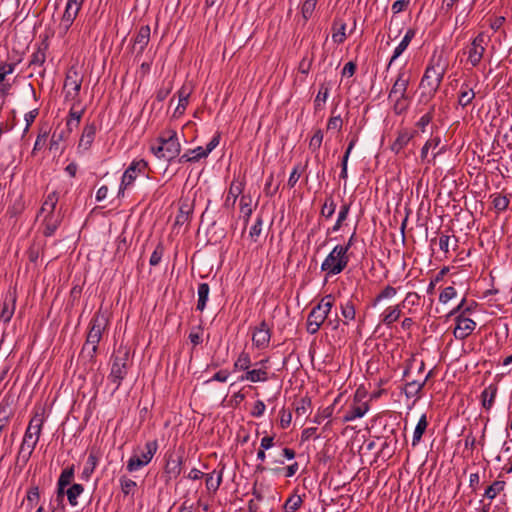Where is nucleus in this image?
I'll return each instance as SVG.
<instances>
[{
	"mask_svg": "<svg viewBox=\"0 0 512 512\" xmlns=\"http://www.w3.org/2000/svg\"><path fill=\"white\" fill-rule=\"evenodd\" d=\"M48 48V44H42L38 49L32 54L29 65L30 66H42L46 60V50Z\"/></svg>",
	"mask_w": 512,
	"mask_h": 512,
	"instance_id": "39",
	"label": "nucleus"
},
{
	"mask_svg": "<svg viewBox=\"0 0 512 512\" xmlns=\"http://www.w3.org/2000/svg\"><path fill=\"white\" fill-rule=\"evenodd\" d=\"M164 245L162 242H159L155 248V250L152 252L149 263L151 266H156L160 263L162 256L164 254Z\"/></svg>",
	"mask_w": 512,
	"mask_h": 512,
	"instance_id": "59",
	"label": "nucleus"
},
{
	"mask_svg": "<svg viewBox=\"0 0 512 512\" xmlns=\"http://www.w3.org/2000/svg\"><path fill=\"white\" fill-rule=\"evenodd\" d=\"M316 4L317 0H305V2L302 4L301 13L305 22L311 18L316 8Z\"/></svg>",
	"mask_w": 512,
	"mask_h": 512,
	"instance_id": "52",
	"label": "nucleus"
},
{
	"mask_svg": "<svg viewBox=\"0 0 512 512\" xmlns=\"http://www.w3.org/2000/svg\"><path fill=\"white\" fill-rule=\"evenodd\" d=\"M98 459V455L94 451H91L81 474L82 479L89 480L98 464Z\"/></svg>",
	"mask_w": 512,
	"mask_h": 512,
	"instance_id": "35",
	"label": "nucleus"
},
{
	"mask_svg": "<svg viewBox=\"0 0 512 512\" xmlns=\"http://www.w3.org/2000/svg\"><path fill=\"white\" fill-rule=\"evenodd\" d=\"M445 73L444 67L440 64L427 66L420 81V102L428 103L438 91Z\"/></svg>",
	"mask_w": 512,
	"mask_h": 512,
	"instance_id": "2",
	"label": "nucleus"
},
{
	"mask_svg": "<svg viewBox=\"0 0 512 512\" xmlns=\"http://www.w3.org/2000/svg\"><path fill=\"white\" fill-rule=\"evenodd\" d=\"M427 426H428L427 418H426V415L423 414L420 417V419L415 427L414 433H413V440H412L413 446H415L417 443L420 442L422 435L424 434Z\"/></svg>",
	"mask_w": 512,
	"mask_h": 512,
	"instance_id": "42",
	"label": "nucleus"
},
{
	"mask_svg": "<svg viewBox=\"0 0 512 512\" xmlns=\"http://www.w3.org/2000/svg\"><path fill=\"white\" fill-rule=\"evenodd\" d=\"M251 199L246 196H242L240 199V211L244 214L246 221L252 214V208L250 205Z\"/></svg>",
	"mask_w": 512,
	"mask_h": 512,
	"instance_id": "63",
	"label": "nucleus"
},
{
	"mask_svg": "<svg viewBox=\"0 0 512 512\" xmlns=\"http://www.w3.org/2000/svg\"><path fill=\"white\" fill-rule=\"evenodd\" d=\"M331 82L324 81L320 84L319 91L314 100L315 111L322 110L329 96Z\"/></svg>",
	"mask_w": 512,
	"mask_h": 512,
	"instance_id": "25",
	"label": "nucleus"
},
{
	"mask_svg": "<svg viewBox=\"0 0 512 512\" xmlns=\"http://www.w3.org/2000/svg\"><path fill=\"white\" fill-rule=\"evenodd\" d=\"M192 213V208L189 204H182L179 208V213L176 216L175 224L183 225L190 219V214Z\"/></svg>",
	"mask_w": 512,
	"mask_h": 512,
	"instance_id": "46",
	"label": "nucleus"
},
{
	"mask_svg": "<svg viewBox=\"0 0 512 512\" xmlns=\"http://www.w3.org/2000/svg\"><path fill=\"white\" fill-rule=\"evenodd\" d=\"M251 365V359L248 353L242 352L234 363L235 370L248 371Z\"/></svg>",
	"mask_w": 512,
	"mask_h": 512,
	"instance_id": "49",
	"label": "nucleus"
},
{
	"mask_svg": "<svg viewBox=\"0 0 512 512\" xmlns=\"http://www.w3.org/2000/svg\"><path fill=\"white\" fill-rule=\"evenodd\" d=\"M456 327L454 328L453 335L456 339L464 340L467 338L475 329L476 323L463 315H458L455 318Z\"/></svg>",
	"mask_w": 512,
	"mask_h": 512,
	"instance_id": "15",
	"label": "nucleus"
},
{
	"mask_svg": "<svg viewBox=\"0 0 512 512\" xmlns=\"http://www.w3.org/2000/svg\"><path fill=\"white\" fill-rule=\"evenodd\" d=\"M263 220L260 216L257 217L256 222L251 226L249 237L253 242H257L262 233Z\"/></svg>",
	"mask_w": 512,
	"mask_h": 512,
	"instance_id": "56",
	"label": "nucleus"
},
{
	"mask_svg": "<svg viewBox=\"0 0 512 512\" xmlns=\"http://www.w3.org/2000/svg\"><path fill=\"white\" fill-rule=\"evenodd\" d=\"M332 40L334 43L341 44L346 39V23L339 18H335L332 24Z\"/></svg>",
	"mask_w": 512,
	"mask_h": 512,
	"instance_id": "30",
	"label": "nucleus"
},
{
	"mask_svg": "<svg viewBox=\"0 0 512 512\" xmlns=\"http://www.w3.org/2000/svg\"><path fill=\"white\" fill-rule=\"evenodd\" d=\"M341 314L344 317V324H348L349 321L355 319L356 311L352 301L348 300L340 305Z\"/></svg>",
	"mask_w": 512,
	"mask_h": 512,
	"instance_id": "43",
	"label": "nucleus"
},
{
	"mask_svg": "<svg viewBox=\"0 0 512 512\" xmlns=\"http://www.w3.org/2000/svg\"><path fill=\"white\" fill-rule=\"evenodd\" d=\"M183 457L170 454L167 457L164 471L169 475V478H177L182 471Z\"/></svg>",
	"mask_w": 512,
	"mask_h": 512,
	"instance_id": "22",
	"label": "nucleus"
},
{
	"mask_svg": "<svg viewBox=\"0 0 512 512\" xmlns=\"http://www.w3.org/2000/svg\"><path fill=\"white\" fill-rule=\"evenodd\" d=\"M311 409V399L308 397H303L297 401L295 412L297 416H307Z\"/></svg>",
	"mask_w": 512,
	"mask_h": 512,
	"instance_id": "47",
	"label": "nucleus"
},
{
	"mask_svg": "<svg viewBox=\"0 0 512 512\" xmlns=\"http://www.w3.org/2000/svg\"><path fill=\"white\" fill-rule=\"evenodd\" d=\"M44 424V410L40 409L34 412L32 418L29 421L28 427L24 433L22 441L37 445Z\"/></svg>",
	"mask_w": 512,
	"mask_h": 512,
	"instance_id": "8",
	"label": "nucleus"
},
{
	"mask_svg": "<svg viewBox=\"0 0 512 512\" xmlns=\"http://www.w3.org/2000/svg\"><path fill=\"white\" fill-rule=\"evenodd\" d=\"M95 138V131L94 130H84L80 140H79V147L87 150Z\"/></svg>",
	"mask_w": 512,
	"mask_h": 512,
	"instance_id": "55",
	"label": "nucleus"
},
{
	"mask_svg": "<svg viewBox=\"0 0 512 512\" xmlns=\"http://www.w3.org/2000/svg\"><path fill=\"white\" fill-rule=\"evenodd\" d=\"M356 141H357V136H353L352 139L350 140V143H349V145L345 151V154L343 156L342 163H341V172H340V178H342V179H346L348 177L347 162H348L349 155H350Z\"/></svg>",
	"mask_w": 512,
	"mask_h": 512,
	"instance_id": "44",
	"label": "nucleus"
},
{
	"mask_svg": "<svg viewBox=\"0 0 512 512\" xmlns=\"http://www.w3.org/2000/svg\"><path fill=\"white\" fill-rule=\"evenodd\" d=\"M369 410L368 402H362L358 399V392L354 396L353 403L350 405L349 409L343 416V422H351L357 418L363 417L367 411Z\"/></svg>",
	"mask_w": 512,
	"mask_h": 512,
	"instance_id": "14",
	"label": "nucleus"
},
{
	"mask_svg": "<svg viewBox=\"0 0 512 512\" xmlns=\"http://www.w3.org/2000/svg\"><path fill=\"white\" fill-rule=\"evenodd\" d=\"M83 113V108H76L75 105H73L66 117V127L77 128L80 124Z\"/></svg>",
	"mask_w": 512,
	"mask_h": 512,
	"instance_id": "33",
	"label": "nucleus"
},
{
	"mask_svg": "<svg viewBox=\"0 0 512 512\" xmlns=\"http://www.w3.org/2000/svg\"><path fill=\"white\" fill-rule=\"evenodd\" d=\"M173 89L172 81L164 82L163 86L160 87L156 92V100L159 102L164 101Z\"/></svg>",
	"mask_w": 512,
	"mask_h": 512,
	"instance_id": "57",
	"label": "nucleus"
},
{
	"mask_svg": "<svg viewBox=\"0 0 512 512\" xmlns=\"http://www.w3.org/2000/svg\"><path fill=\"white\" fill-rule=\"evenodd\" d=\"M334 305V297L331 294L324 296L320 302L312 308L307 318V332L316 334L328 317Z\"/></svg>",
	"mask_w": 512,
	"mask_h": 512,
	"instance_id": "5",
	"label": "nucleus"
},
{
	"mask_svg": "<svg viewBox=\"0 0 512 512\" xmlns=\"http://www.w3.org/2000/svg\"><path fill=\"white\" fill-rule=\"evenodd\" d=\"M494 141L498 144L502 142V144L507 145L508 147H512V130H509L507 133L501 136L500 131L498 130L496 135L494 136Z\"/></svg>",
	"mask_w": 512,
	"mask_h": 512,
	"instance_id": "64",
	"label": "nucleus"
},
{
	"mask_svg": "<svg viewBox=\"0 0 512 512\" xmlns=\"http://www.w3.org/2000/svg\"><path fill=\"white\" fill-rule=\"evenodd\" d=\"M84 487L81 484H72L66 491L68 502L71 506L78 504V497L83 493Z\"/></svg>",
	"mask_w": 512,
	"mask_h": 512,
	"instance_id": "41",
	"label": "nucleus"
},
{
	"mask_svg": "<svg viewBox=\"0 0 512 512\" xmlns=\"http://www.w3.org/2000/svg\"><path fill=\"white\" fill-rule=\"evenodd\" d=\"M322 141H323V134H322L321 130H317L316 133L310 139V142H309L310 150L312 152H316L320 148Z\"/></svg>",
	"mask_w": 512,
	"mask_h": 512,
	"instance_id": "61",
	"label": "nucleus"
},
{
	"mask_svg": "<svg viewBox=\"0 0 512 512\" xmlns=\"http://www.w3.org/2000/svg\"><path fill=\"white\" fill-rule=\"evenodd\" d=\"M210 292V287L207 283H200L198 286V301L196 309L199 311H203L206 307V303L208 301V296Z\"/></svg>",
	"mask_w": 512,
	"mask_h": 512,
	"instance_id": "36",
	"label": "nucleus"
},
{
	"mask_svg": "<svg viewBox=\"0 0 512 512\" xmlns=\"http://www.w3.org/2000/svg\"><path fill=\"white\" fill-rule=\"evenodd\" d=\"M192 88L184 84L177 92L178 103L174 110L173 117H180L186 110L189 103V97L191 95Z\"/></svg>",
	"mask_w": 512,
	"mask_h": 512,
	"instance_id": "20",
	"label": "nucleus"
},
{
	"mask_svg": "<svg viewBox=\"0 0 512 512\" xmlns=\"http://www.w3.org/2000/svg\"><path fill=\"white\" fill-rule=\"evenodd\" d=\"M302 498L299 495H291L284 503V510L286 512H295L302 505Z\"/></svg>",
	"mask_w": 512,
	"mask_h": 512,
	"instance_id": "48",
	"label": "nucleus"
},
{
	"mask_svg": "<svg viewBox=\"0 0 512 512\" xmlns=\"http://www.w3.org/2000/svg\"><path fill=\"white\" fill-rule=\"evenodd\" d=\"M497 392L498 386L496 384H490L482 391L481 403L484 409L490 410L492 408Z\"/></svg>",
	"mask_w": 512,
	"mask_h": 512,
	"instance_id": "26",
	"label": "nucleus"
},
{
	"mask_svg": "<svg viewBox=\"0 0 512 512\" xmlns=\"http://www.w3.org/2000/svg\"><path fill=\"white\" fill-rule=\"evenodd\" d=\"M348 263L347 247L336 245L322 262L321 270L327 275H337L347 267Z\"/></svg>",
	"mask_w": 512,
	"mask_h": 512,
	"instance_id": "6",
	"label": "nucleus"
},
{
	"mask_svg": "<svg viewBox=\"0 0 512 512\" xmlns=\"http://www.w3.org/2000/svg\"><path fill=\"white\" fill-rule=\"evenodd\" d=\"M413 138V134L409 130H400L397 133V137L391 144L390 148L393 152L399 153Z\"/></svg>",
	"mask_w": 512,
	"mask_h": 512,
	"instance_id": "27",
	"label": "nucleus"
},
{
	"mask_svg": "<svg viewBox=\"0 0 512 512\" xmlns=\"http://www.w3.org/2000/svg\"><path fill=\"white\" fill-rule=\"evenodd\" d=\"M475 98V92L467 83L461 85V89L458 96V104L462 107H466Z\"/></svg>",
	"mask_w": 512,
	"mask_h": 512,
	"instance_id": "34",
	"label": "nucleus"
},
{
	"mask_svg": "<svg viewBox=\"0 0 512 512\" xmlns=\"http://www.w3.org/2000/svg\"><path fill=\"white\" fill-rule=\"evenodd\" d=\"M36 445L29 444L24 441L21 442L16 459H15V470L19 473L22 472L26 464L28 463Z\"/></svg>",
	"mask_w": 512,
	"mask_h": 512,
	"instance_id": "17",
	"label": "nucleus"
},
{
	"mask_svg": "<svg viewBox=\"0 0 512 512\" xmlns=\"http://www.w3.org/2000/svg\"><path fill=\"white\" fill-rule=\"evenodd\" d=\"M60 222H61V219H60L59 215H55V214L45 215L44 220H43L44 236H46V237L52 236L55 233V231L57 230V228L59 227Z\"/></svg>",
	"mask_w": 512,
	"mask_h": 512,
	"instance_id": "28",
	"label": "nucleus"
},
{
	"mask_svg": "<svg viewBox=\"0 0 512 512\" xmlns=\"http://www.w3.org/2000/svg\"><path fill=\"white\" fill-rule=\"evenodd\" d=\"M158 450L157 440L148 441L145 444V451L141 455H133L127 462L126 469L134 472L148 465Z\"/></svg>",
	"mask_w": 512,
	"mask_h": 512,
	"instance_id": "7",
	"label": "nucleus"
},
{
	"mask_svg": "<svg viewBox=\"0 0 512 512\" xmlns=\"http://www.w3.org/2000/svg\"><path fill=\"white\" fill-rule=\"evenodd\" d=\"M82 80L83 78L78 71V67L76 65H72L66 74L64 82V88H69L66 91V98H75L79 95Z\"/></svg>",
	"mask_w": 512,
	"mask_h": 512,
	"instance_id": "10",
	"label": "nucleus"
},
{
	"mask_svg": "<svg viewBox=\"0 0 512 512\" xmlns=\"http://www.w3.org/2000/svg\"><path fill=\"white\" fill-rule=\"evenodd\" d=\"M434 112H435V105H432L429 107L428 111H426L416 122V127L417 128H425L426 126H428L433 119Z\"/></svg>",
	"mask_w": 512,
	"mask_h": 512,
	"instance_id": "53",
	"label": "nucleus"
},
{
	"mask_svg": "<svg viewBox=\"0 0 512 512\" xmlns=\"http://www.w3.org/2000/svg\"><path fill=\"white\" fill-rule=\"evenodd\" d=\"M148 168V163L143 159L134 160L129 167L125 170L122 179L121 185L119 189V194L123 193V191L129 187L139 175L144 177H148L146 172Z\"/></svg>",
	"mask_w": 512,
	"mask_h": 512,
	"instance_id": "9",
	"label": "nucleus"
},
{
	"mask_svg": "<svg viewBox=\"0 0 512 512\" xmlns=\"http://www.w3.org/2000/svg\"><path fill=\"white\" fill-rule=\"evenodd\" d=\"M18 63L19 61L12 63H0V84L3 83V81H7L6 77L14 72Z\"/></svg>",
	"mask_w": 512,
	"mask_h": 512,
	"instance_id": "51",
	"label": "nucleus"
},
{
	"mask_svg": "<svg viewBox=\"0 0 512 512\" xmlns=\"http://www.w3.org/2000/svg\"><path fill=\"white\" fill-rule=\"evenodd\" d=\"M120 486L122 493L127 496L133 493L136 487V482L133 481L132 479L127 478L126 476H122L120 478Z\"/></svg>",
	"mask_w": 512,
	"mask_h": 512,
	"instance_id": "58",
	"label": "nucleus"
},
{
	"mask_svg": "<svg viewBox=\"0 0 512 512\" xmlns=\"http://www.w3.org/2000/svg\"><path fill=\"white\" fill-rule=\"evenodd\" d=\"M129 370V350L126 347L119 349L111 357V370L108 376L110 382L115 385L117 390L122 381L126 378Z\"/></svg>",
	"mask_w": 512,
	"mask_h": 512,
	"instance_id": "4",
	"label": "nucleus"
},
{
	"mask_svg": "<svg viewBox=\"0 0 512 512\" xmlns=\"http://www.w3.org/2000/svg\"><path fill=\"white\" fill-rule=\"evenodd\" d=\"M218 144H219V134L215 135L210 140V142L207 144L205 149L203 147L199 146L197 151H199L200 153L198 155L190 156L189 154H183L179 158V162L180 163H183V162H197L201 158L207 157L209 155V153H211L212 150H214L218 146Z\"/></svg>",
	"mask_w": 512,
	"mask_h": 512,
	"instance_id": "18",
	"label": "nucleus"
},
{
	"mask_svg": "<svg viewBox=\"0 0 512 512\" xmlns=\"http://www.w3.org/2000/svg\"><path fill=\"white\" fill-rule=\"evenodd\" d=\"M248 380L250 382H265L268 380V372L266 368L248 370L245 375L240 377V381Z\"/></svg>",
	"mask_w": 512,
	"mask_h": 512,
	"instance_id": "29",
	"label": "nucleus"
},
{
	"mask_svg": "<svg viewBox=\"0 0 512 512\" xmlns=\"http://www.w3.org/2000/svg\"><path fill=\"white\" fill-rule=\"evenodd\" d=\"M17 301V293L15 288H10L5 294L2 308L0 312V320L4 323L10 322L14 315Z\"/></svg>",
	"mask_w": 512,
	"mask_h": 512,
	"instance_id": "12",
	"label": "nucleus"
},
{
	"mask_svg": "<svg viewBox=\"0 0 512 512\" xmlns=\"http://www.w3.org/2000/svg\"><path fill=\"white\" fill-rule=\"evenodd\" d=\"M271 338V330L265 321L255 329L252 335L253 344L260 349L268 347Z\"/></svg>",
	"mask_w": 512,
	"mask_h": 512,
	"instance_id": "16",
	"label": "nucleus"
},
{
	"mask_svg": "<svg viewBox=\"0 0 512 512\" xmlns=\"http://www.w3.org/2000/svg\"><path fill=\"white\" fill-rule=\"evenodd\" d=\"M223 470L224 467H222L221 470L219 471L214 470L211 473H207L204 475L206 489L208 490V492L215 493L219 489L223 479Z\"/></svg>",
	"mask_w": 512,
	"mask_h": 512,
	"instance_id": "24",
	"label": "nucleus"
},
{
	"mask_svg": "<svg viewBox=\"0 0 512 512\" xmlns=\"http://www.w3.org/2000/svg\"><path fill=\"white\" fill-rule=\"evenodd\" d=\"M485 35L483 33H479L471 42V46L468 50V61L471 63L473 67H476L485 52Z\"/></svg>",
	"mask_w": 512,
	"mask_h": 512,
	"instance_id": "13",
	"label": "nucleus"
},
{
	"mask_svg": "<svg viewBox=\"0 0 512 512\" xmlns=\"http://www.w3.org/2000/svg\"><path fill=\"white\" fill-rule=\"evenodd\" d=\"M402 314V305H392L388 306L381 314L380 321L387 327H391L395 322H397Z\"/></svg>",
	"mask_w": 512,
	"mask_h": 512,
	"instance_id": "19",
	"label": "nucleus"
},
{
	"mask_svg": "<svg viewBox=\"0 0 512 512\" xmlns=\"http://www.w3.org/2000/svg\"><path fill=\"white\" fill-rule=\"evenodd\" d=\"M411 79V72L401 68L398 72L397 78L389 93V98L400 96L401 98L409 97L407 95L408 85Z\"/></svg>",
	"mask_w": 512,
	"mask_h": 512,
	"instance_id": "11",
	"label": "nucleus"
},
{
	"mask_svg": "<svg viewBox=\"0 0 512 512\" xmlns=\"http://www.w3.org/2000/svg\"><path fill=\"white\" fill-rule=\"evenodd\" d=\"M74 478V466L66 467L60 474L58 478V483L60 485L68 486L71 484L72 480Z\"/></svg>",
	"mask_w": 512,
	"mask_h": 512,
	"instance_id": "54",
	"label": "nucleus"
},
{
	"mask_svg": "<svg viewBox=\"0 0 512 512\" xmlns=\"http://www.w3.org/2000/svg\"><path fill=\"white\" fill-rule=\"evenodd\" d=\"M416 35V31L415 29L413 28H409L403 39L401 40V42L398 44V46L394 49L393 51V55L392 57L390 58V61L387 65V70L390 69L392 63L402 55V53L407 49L408 45L410 44V42L412 41V39L415 37Z\"/></svg>",
	"mask_w": 512,
	"mask_h": 512,
	"instance_id": "21",
	"label": "nucleus"
},
{
	"mask_svg": "<svg viewBox=\"0 0 512 512\" xmlns=\"http://www.w3.org/2000/svg\"><path fill=\"white\" fill-rule=\"evenodd\" d=\"M150 40V27L148 25L141 26L138 30L134 40L133 48H138L137 54L140 55L144 52Z\"/></svg>",
	"mask_w": 512,
	"mask_h": 512,
	"instance_id": "23",
	"label": "nucleus"
},
{
	"mask_svg": "<svg viewBox=\"0 0 512 512\" xmlns=\"http://www.w3.org/2000/svg\"><path fill=\"white\" fill-rule=\"evenodd\" d=\"M335 210H336V203H335L333 197L330 195L325 199V201L321 207L320 214H321V216L325 217L326 219H329L333 216V214L335 213Z\"/></svg>",
	"mask_w": 512,
	"mask_h": 512,
	"instance_id": "45",
	"label": "nucleus"
},
{
	"mask_svg": "<svg viewBox=\"0 0 512 512\" xmlns=\"http://www.w3.org/2000/svg\"><path fill=\"white\" fill-rule=\"evenodd\" d=\"M180 142L175 130H164L157 140V145H152L151 150L158 158L171 161L180 153Z\"/></svg>",
	"mask_w": 512,
	"mask_h": 512,
	"instance_id": "3",
	"label": "nucleus"
},
{
	"mask_svg": "<svg viewBox=\"0 0 512 512\" xmlns=\"http://www.w3.org/2000/svg\"><path fill=\"white\" fill-rule=\"evenodd\" d=\"M109 325V316L107 311L100 308L92 317L89 323V331L85 344L81 350V356L90 361H94L98 350V344L102 339L103 332Z\"/></svg>",
	"mask_w": 512,
	"mask_h": 512,
	"instance_id": "1",
	"label": "nucleus"
},
{
	"mask_svg": "<svg viewBox=\"0 0 512 512\" xmlns=\"http://www.w3.org/2000/svg\"><path fill=\"white\" fill-rule=\"evenodd\" d=\"M57 202L58 196L56 192H51L50 194H48L44 203L42 204L40 213H45L46 215L54 214Z\"/></svg>",
	"mask_w": 512,
	"mask_h": 512,
	"instance_id": "37",
	"label": "nucleus"
},
{
	"mask_svg": "<svg viewBox=\"0 0 512 512\" xmlns=\"http://www.w3.org/2000/svg\"><path fill=\"white\" fill-rule=\"evenodd\" d=\"M456 296V289L453 286H448L439 295V301L446 304L452 298Z\"/></svg>",
	"mask_w": 512,
	"mask_h": 512,
	"instance_id": "62",
	"label": "nucleus"
},
{
	"mask_svg": "<svg viewBox=\"0 0 512 512\" xmlns=\"http://www.w3.org/2000/svg\"><path fill=\"white\" fill-rule=\"evenodd\" d=\"M397 294V290L395 287L391 285L385 286L373 299L372 306L376 307L379 303H381L385 299H391Z\"/></svg>",
	"mask_w": 512,
	"mask_h": 512,
	"instance_id": "38",
	"label": "nucleus"
},
{
	"mask_svg": "<svg viewBox=\"0 0 512 512\" xmlns=\"http://www.w3.org/2000/svg\"><path fill=\"white\" fill-rule=\"evenodd\" d=\"M492 206L497 213L505 211L510 203V194L494 193L490 196Z\"/></svg>",
	"mask_w": 512,
	"mask_h": 512,
	"instance_id": "32",
	"label": "nucleus"
},
{
	"mask_svg": "<svg viewBox=\"0 0 512 512\" xmlns=\"http://www.w3.org/2000/svg\"><path fill=\"white\" fill-rule=\"evenodd\" d=\"M506 486L505 481L496 480L490 486L485 489L484 497L489 500H493L496 496L501 493Z\"/></svg>",
	"mask_w": 512,
	"mask_h": 512,
	"instance_id": "40",
	"label": "nucleus"
},
{
	"mask_svg": "<svg viewBox=\"0 0 512 512\" xmlns=\"http://www.w3.org/2000/svg\"><path fill=\"white\" fill-rule=\"evenodd\" d=\"M426 379L423 382L411 381L406 384L405 393L407 397H415L422 390Z\"/></svg>",
	"mask_w": 512,
	"mask_h": 512,
	"instance_id": "50",
	"label": "nucleus"
},
{
	"mask_svg": "<svg viewBox=\"0 0 512 512\" xmlns=\"http://www.w3.org/2000/svg\"><path fill=\"white\" fill-rule=\"evenodd\" d=\"M26 499L28 501V504L30 508L33 507L34 504H36L40 499V493L38 486H32L28 491L26 495Z\"/></svg>",
	"mask_w": 512,
	"mask_h": 512,
	"instance_id": "60",
	"label": "nucleus"
},
{
	"mask_svg": "<svg viewBox=\"0 0 512 512\" xmlns=\"http://www.w3.org/2000/svg\"><path fill=\"white\" fill-rule=\"evenodd\" d=\"M79 11V7H75V9L73 10V7L66 5L60 24V27L63 29L64 33H66L69 30L74 20L76 19Z\"/></svg>",
	"mask_w": 512,
	"mask_h": 512,
	"instance_id": "31",
	"label": "nucleus"
}]
</instances>
